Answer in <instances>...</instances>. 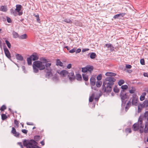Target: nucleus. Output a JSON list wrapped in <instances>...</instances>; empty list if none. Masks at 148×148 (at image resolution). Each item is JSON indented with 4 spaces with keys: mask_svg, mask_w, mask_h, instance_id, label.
I'll return each instance as SVG.
<instances>
[{
    "mask_svg": "<svg viewBox=\"0 0 148 148\" xmlns=\"http://www.w3.org/2000/svg\"><path fill=\"white\" fill-rule=\"evenodd\" d=\"M40 60L41 61L37 60L33 62V67L34 72L36 73L38 72L39 69L42 70L45 69V71L46 73V77L49 78V77L52 76L53 74L51 72L52 69L50 67L51 63L49 62V61L43 57L41 58Z\"/></svg>",
    "mask_w": 148,
    "mask_h": 148,
    "instance_id": "nucleus-1",
    "label": "nucleus"
},
{
    "mask_svg": "<svg viewBox=\"0 0 148 148\" xmlns=\"http://www.w3.org/2000/svg\"><path fill=\"white\" fill-rule=\"evenodd\" d=\"M116 81V79L111 77H108L103 82L101 90L103 93H110L112 90V87Z\"/></svg>",
    "mask_w": 148,
    "mask_h": 148,
    "instance_id": "nucleus-2",
    "label": "nucleus"
},
{
    "mask_svg": "<svg viewBox=\"0 0 148 148\" xmlns=\"http://www.w3.org/2000/svg\"><path fill=\"white\" fill-rule=\"evenodd\" d=\"M23 144L24 146L27 148H32L33 146L37 145L38 143L33 139L25 140L23 142Z\"/></svg>",
    "mask_w": 148,
    "mask_h": 148,
    "instance_id": "nucleus-3",
    "label": "nucleus"
},
{
    "mask_svg": "<svg viewBox=\"0 0 148 148\" xmlns=\"http://www.w3.org/2000/svg\"><path fill=\"white\" fill-rule=\"evenodd\" d=\"M144 108L146 110H148V100H145L142 103L140 104L138 106V112H140L142 108Z\"/></svg>",
    "mask_w": 148,
    "mask_h": 148,
    "instance_id": "nucleus-4",
    "label": "nucleus"
},
{
    "mask_svg": "<svg viewBox=\"0 0 148 148\" xmlns=\"http://www.w3.org/2000/svg\"><path fill=\"white\" fill-rule=\"evenodd\" d=\"M120 97L122 101V105L123 106H125L127 101V95L126 92H125L123 90H121L120 94Z\"/></svg>",
    "mask_w": 148,
    "mask_h": 148,
    "instance_id": "nucleus-5",
    "label": "nucleus"
},
{
    "mask_svg": "<svg viewBox=\"0 0 148 148\" xmlns=\"http://www.w3.org/2000/svg\"><path fill=\"white\" fill-rule=\"evenodd\" d=\"M132 105L133 106H136L138 104V96L136 94H133L132 95Z\"/></svg>",
    "mask_w": 148,
    "mask_h": 148,
    "instance_id": "nucleus-6",
    "label": "nucleus"
},
{
    "mask_svg": "<svg viewBox=\"0 0 148 148\" xmlns=\"http://www.w3.org/2000/svg\"><path fill=\"white\" fill-rule=\"evenodd\" d=\"M11 133L14 136L16 137H19L20 134L16 132L15 128L14 127H12Z\"/></svg>",
    "mask_w": 148,
    "mask_h": 148,
    "instance_id": "nucleus-7",
    "label": "nucleus"
},
{
    "mask_svg": "<svg viewBox=\"0 0 148 148\" xmlns=\"http://www.w3.org/2000/svg\"><path fill=\"white\" fill-rule=\"evenodd\" d=\"M3 49L5 56L8 58L10 59L11 58V56L8 49L7 47L4 48Z\"/></svg>",
    "mask_w": 148,
    "mask_h": 148,
    "instance_id": "nucleus-8",
    "label": "nucleus"
},
{
    "mask_svg": "<svg viewBox=\"0 0 148 148\" xmlns=\"http://www.w3.org/2000/svg\"><path fill=\"white\" fill-rule=\"evenodd\" d=\"M68 77H69V79L71 81L75 79L74 73L73 72L69 73L68 75Z\"/></svg>",
    "mask_w": 148,
    "mask_h": 148,
    "instance_id": "nucleus-9",
    "label": "nucleus"
},
{
    "mask_svg": "<svg viewBox=\"0 0 148 148\" xmlns=\"http://www.w3.org/2000/svg\"><path fill=\"white\" fill-rule=\"evenodd\" d=\"M133 131H137L139 129V124L138 123H136L134 124L132 127Z\"/></svg>",
    "mask_w": 148,
    "mask_h": 148,
    "instance_id": "nucleus-10",
    "label": "nucleus"
},
{
    "mask_svg": "<svg viewBox=\"0 0 148 148\" xmlns=\"http://www.w3.org/2000/svg\"><path fill=\"white\" fill-rule=\"evenodd\" d=\"M106 47L108 48H110V50L111 51H113L114 50V47L112 45V44L110 43H107L105 45Z\"/></svg>",
    "mask_w": 148,
    "mask_h": 148,
    "instance_id": "nucleus-11",
    "label": "nucleus"
},
{
    "mask_svg": "<svg viewBox=\"0 0 148 148\" xmlns=\"http://www.w3.org/2000/svg\"><path fill=\"white\" fill-rule=\"evenodd\" d=\"M30 56L33 61L36 60L38 59V57L36 55V53H35V54L33 53Z\"/></svg>",
    "mask_w": 148,
    "mask_h": 148,
    "instance_id": "nucleus-12",
    "label": "nucleus"
},
{
    "mask_svg": "<svg viewBox=\"0 0 148 148\" xmlns=\"http://www.w3.org/2000/svg\"><path fill=\"white\" fill-rule=\"evenodd\" d=\"M96 83V79L93 77H92L90 79V84L92 86L95 85Z\"/></svg>",
    "mask_w": 148,
    "mask_h": 148,
    "instance_id": "nucleus-13",
    "label": "nucleus"
},
{
    "mask_svg": "<svg viewBox=\"0 0 148 148\" xmlns=\"http://www.w3.org/2000/svg\"><path fill=\"white\" fill-rule=\"evenodd\" d=\"M116 75V74L111 72H108L105 74V75L108 77L115 76Z\"/></svg>",
    "mask_w": 148,
    "mask_h": 148,
    "instance_id": "nucleus-14",
    "label": "nucleus"
},
{
    "mask_svg": "<svg viewBox=\"0 0 148 148\" xmlns=\"http://www.w3.org/2000/svg\"><path fill=\"white\" fill-rule=\"evenodd\" d=\"M15 56L16 59L19 61H22L23 60V58L22 56L19 54H17Z\"/></svg>",
    "mask_w": 148,
    "mask_h": 148,
    "instance_id": "nucleus-15",
    "label": "nucleus"
},
{
    "mask_svg": "<svg viewBox=\"0 0 148 148\" xmlns=\"http://www.w3.org/2000/svg\"><path fill=\"white\" fill-rule=\"evenodd\" d=\"M87 71H88L91 72L93 71L94 67L92 66H90L89 65H88L86 66Z\"/></svg>",
    "mask_w": 148,
    "mask_h": 148,
    "instance_id": "nucleus-16",
    "label": "nucleus"
},
{
    "mask_svg": "<svg viewBox=\"0 0 148 148\" xmlns=\"http://www.w3.org/2000/svg\"><path fill=\"white\" fill-rule=\"evenodd\" d=\"M56 65L57 66H63V63L60 61L59 59H57L56 60Z\"/></svg>",
    "mask_w": 148,
    "mask_h": 148,
    "instance_id": "nucleus-17",
    "label": "nucleus"
},
{
    "mask_svg": "<svg viewBox=\"0 0 148 148\" xmlns=\"http://www.w3.org/2000/svg\"><path fill=\"white\" fill-rule=\"evenodd\" d=\"M131 101L129 100L126 104V106L125 107V110L127 111L130 107L131 105Z\"/></svg>",
    "mask_w": 148,
    "mask_h": 148,
    "instance_id": "nucleus-18",
    "label": "nucleus"
},
{
    "mask_svg": "<svg viewBox=\"0 0 148 148\" xmlns=\"http://www.w3.org/2000/svg\"><path fill=\"white\" fill-rule=\"evenodd\" d=\"M60 74L61 75H63V76H65L67 74H69V72L66 70H63L60 71Z\"/></svg>",
    "mask_w": 148,
    "mask_h": 148,
    "instance_id": "nucleus-19",
    "label": "nucleus"
},
{
    "mask_svg": "<svg viewBox=\"0 0 148 148\" xmlns=\"http://www.w3.org/2000/svg\"><path fill=\"white\" fill-rule=\"evenodd\" d=\"M146 95V93L145 92H143L142 93V95H141L140 98V99L141 101H143L144 100L145 98V96Z\"/></svg>",
    "mask_w": 148,
    "mask_h": 148,
    "instance_id": "nucleus-20",
    "label": "nucleus"
},
{
    "mask_svg": "<svg viewBox=\"0 0 148 148\" xmlns=\"http://www.w3.org/2000/svg\"><path fill=\"white\" fill-rule=\"evenodd\" d=\"M143 118L144 119H146L147 121H148V111H146L144 113L143 116Z\"/></svg>",
    "mask_w": 148,
    "mask_h": 148,
    "instance_id": "nucleus-21",
    "label": "nucleus"
},
{
    "mask_svg": "<svg viewBox=\"0 0 148 148\" xmlns=\"http://www.w3.org/2000/svg\"><path fill=\"white\" fill-rule=\"evenodd\" d=\"M12 34L13 35V38H19V36L18 34L15 31H13L12 33Z\"/></svg>",
    "mask_w": 148,
    "mask_h": 148,
    "instance_id": "nucleus-22",
    "label": "nucleus"
},
{
    "mask_svg": "<svg viewBox=\"0 0 148 148\" xmlns=\"http://www.w3.org/2000/svg\"><path fill=\"white\" fill-rule=\"evenodd\" d=\"M27 37L26 34H25L19 36V38L20 39H26Z\"/></svg>",
    "mask_w": 148,
    "mask_h": 148,
    "instance_id": "nucleus-23",
    "label": "nucleus"
},
{
    "mask_svg": "<svg viewBox=\"0 0 148 148\" xmlns=\"http://www.w3.org/2000/svg\"><path fill=\"white\" fill-rule=\"evenodd\" d=\"M76 79L78 81H81L82 80L81 75L79 73L76 74Z\"/></svg>",
    "mask_w": 148,
    "mask_h": 148,
    "instance_id": "nucleus-24",
    "label": "nucleus"
},
{
    "mask_svg": "<svg viewBox=\"0 0 148 148\" xmlns=\"http://www.w3.org/2000/svg\"><path fill=\"white\" fill-rule=\"evenodd\" d=\"M0 11L6 12L7 11V9L5 6L2 5L0 8Z\"/></svg>",
    "mask_w": 148,
    "mask_h": 148,
    "instance_id": "nucleus-25",
    "label": "nucleus"
},
{
    "mask_svg": "<svg viewBox=\"0 0 148 148\" xmlns=\"http://www.w3.org/2000/svg\"><path fill=\"white\" fill-rule=\"evenodd\" d=\"M16 8L15 10L17 12H18L20 11L21 10L22 6L21 5H16Z\"/></svg>",
    "mask_w": 148,
    "mask_h": 148,
    "instance_id": "nucleus-26",
    "label": "nucleus"
},
{
    "mask_svg": "<svg viewBox=\"0 0 148 148\" xmlns=\"http://www.w3.org/2000/svg\"><path fill=\"white\" fill-rule=\"evenodd\" d=\"M83 79L84 80L87 81L88 80V75L85 74H82Z\"/></svg>",
    "mask_w": 148,
    "mask_h": 148,
    "instance_id": "nucleus-27",
    "label": "nucleus"
},
{
    "mask_svg": "<svg viewBox=\"0 0 148 148\" xmlns=\"http://www.w3.org/2000/svg\"><path fill=\"white\" fill-rule=\"evenodd\" d=\"M139 129L140 132L141 134L143 133L144 132V126H143L142 124L140 125Z\"/></svg>",
    "mask_w": 148,
    "mask_h": 148,
    "instance_id": "nucleus-28",
    "label": "nucleus"
},
{
    "mask_svg": "<svg viewBox=\"0 0 148 148\" xmlns=\"http://www.w3.org/2000/svg\"><path fill=\"white\" fill-rule=\"evenodd\" d=\"M34 140L36 141H38L41 139L40 136L39 135L35 136L34 137Z\"/></svg>",
    "mask_w": 148,
    "mask_h": 148,
    "instance_id": "nucleus-29",
    "label": "nucleus"
},
{
    "mask_svg": "<svg viewBox=\"0 0 148 148\" xmlns=\"http://www.w3.org/2000/svg\"><path fill=\"white\" fill-rule=\"evenodd\" d=\"M32 58H30V56L28 58H27V64L29 65H31L32 64Z\"/></svg>",
    "mask_w": 148,
    "mask_h": 148,
    "instance_id": "nucleus-30",
    "label": "nucleus"
},
{
    "mask_svg": "<svg viewBox=\"0 0 148 148\" xmlns=\"http://www.w3.org/2000/svg\"><path fill=\"white\" fill-rule=\"evenodd\" d=\"M95 95L94 93H93L92 94L91 96L89 98V101L90 102H92L93 101Z\"/></svg>",
    "mask_w": 148,
    "mask_h": 148,
    "instance_id": "nucleus-31",
    "label": "nucleus"
},
{
    "mask_svg": "<svg viewBox=\"0 0 148 148\" xmlns=\"http://www.w3.org/2000/svg\"><path fill=\"white\" fill-rule=\"evenodd\" d=\"M96 56V53L94 52H92L91 53L90 57L91 59H93L95 58Z\"/></svg>",
    "mask_w": 148,
    "mask_h": 148,
    "instance_id": "nucleus-32",
    "label": "nucleus"
},
{
    "mask_svg": "<svg viewBox=\"0 0 148 148\" xmlns=\"http://www.w3.org/2000/svg\"><path fill=\"white\" fill-rule=\"evenodd\" d=\"M63 21L68 23H70L71 24L72 23V21L70 19L68 18H65L64 20Z\"/></svg>",
    "mask_w": 148,
    "mask_h": 148,
    "instance_id": "nucleus-33",
    "label": "nucleus"
},
{
    "mask_svg": "<svg viewBox=\"0 0 148 148\" xmlns=\"http://www.w3.org/2000/svg\"><path fill=\"white\" fill-rule=\"evenodd\" d=\"M102 82L101 81H97L96 82V86L97 87H100L102 84Z\"/></svg>",
    "mask_w": 148,
    "mask_h": 148,
    "instance_id": "nucleus-34",
    "label": "nucleus"
},
{
    "mask_svg": "<svg viewBox=\"0 0 148 148\" xmlns=\"http://www.w3.org/2000/svg\"><path fill=\"white\" fill-rule=\"evenodd\" d=\"M34 15L36 18V20L37 22L39 23H40V20L39 17V16L38 14H34Z\"/></svg>",
    "mask_w": 148,
    "mask_h": 148,
    "instance_id": "nucleus-35",
    "label": "nucleus"
},
{
    "mask_svg": "<svg viewBox=\"0 0 148 148\" xmlns=\"http://www.w3.org/2000/svg\"><path fill=\"white\" fill-rule=\"evenodd\" d=\"M136 91V89L134 87H132V89L129 90V92L131 94H133Z\"/></svg>",
    "mask_w": 148,
    "mask_h": 148,
    "instance_id": "nucleus-36",
    "label": "nucleus"
},
{
    "mask_svg": "<svg viewBox=\"0 0 148 148\" xmlns=\"http://www.w3.org/2000/svg\"><path fill=\"white\" fill-rule=\"evenodd\" d=\"M1 119L2 120H4L8 118V116L5 114H3L1 115Z\"/></svg>",
    "mask_w": 148,
    "mask_h": 148,
    "instance_id": "nucleus-37",
    "label": "nucleus"
},
{
    "mask_svg": "<svg viewBox=\"0 0 148 148\" xmlns=\"http://www.w3.org/2000/svg\"><path fill=\"white\" fill-rule=\"evenodd\" d=\"M113 91H114L116 92V93H117L119 91V89L117 87V86L116 85H115L114 87L113 88Z\"/></svg>",
    "mask_w": 148,
    "mask_h": 148,
    "instance_id": "nucleus-38",
    "label": "nucleus"
},
{
    "mask_svg": "<svg viewBox=\"0 0 148 148\" xmlns=\"http://www.w3.org/2000/svg\"><path fill=\"white\" fill-rule=\"evenodd\" d=\"M125 83V81L122 79L120 80L118 82V84L119 86H121L122 84Z\"/></svg>",
    "mask_w": 148,
    "mask_h": 148,
    "instance_id": "nucleus-39",
    "label": "nucleus"
},
{
    "mask_svg": "<svg viewBox=\"0 0 148 148\" xmlns=\"http://www.w3.org/2000/svg\"><path fill=\"white\" fill-rule=\"evenodd\" d=\"M15 10H14L13 8H11L10 10L11 13L13 14L14 16H16V12Z\"/></svg>",
    "mask_w": 148,
    "mask_h": 148,
    "instance_id": "nucleus-40",
    "label": "nucleus"
},
{
    "mask_svg": "<svg viewBox=\"0 0 148 148\" xmlns=\"http://www.w3.org/2000/svg\"><path fill=\"white\" fill-rule=\"evenodd\" d=\"M121 88L124 91L125 90L127 89L128 88V86L126 85H122L121 87Z\"/></svg>",
    "mask_w": 148,
    "mask_h": 148,
    "instance_id": "nucleus-41",
    "label": "nucleus"
},
{
    "mask_svg": "<svg viewBox=\"0 0 148 148\" xmlns=\"http://www.w3.org/2000/svg\"><path fill=\"white\" fill-rule=\"evenodd\" d=\"M5 42L8 47L9 48H10L11 47V45L9 42L7 40H5Z\"/></svg>",
    "mask_w": 148,
    "mask_h": 148,
    "instance_id": "nucleus-42",
    "label": "nucleus"
},
{
    "mask_svg": "<svg viewBox=\"0 0 148 148\" xmlns=\"http://www.w3.org/2000/svg\"><path fill=\"white\" fill-rule=\"evenodd\" d=\"M125 132L126 133H130L131 132L132 130L131 128H127L125 129Z\"/></svg>",
    "mask_w": 148,
    "mask_h": 148,
    "instance_id": "nucleus-43",
    "label": "nucleus"
},
{
    "mask_svg": "<svg viewBox=\"0 0 148 148\" xmlns=\"http://www.w3.org/2000/svg\"><path fill=\"white\" fill-rule=\"evenodd\" d=\"M6 109V107L5 105H3L0 108V110L1 111H3Z\"/></svg>",
    "mask_w": 148,
    "mask_h": 148,
    "instance_id": "nucleus-44",
    "label": "nucleus"
},
{
    "mask_svg": "<svg viewBox=\"0 0 148 148\" xmlns=\"http://www.w3.org/2000/svg\"><path fill=\"white\" fill-rule=\"evenodd\" d=\"M14 124L16 125V127H18L19 126V123L17 120L15 119L14 120Z\"/></svg>",
    "mask_w": 148,
    "mask_h": 148,
    "instance_id": "nucleus-45",
    "label": "nucleus"
},
{
    "mask_svg": "<svg viewBox=\"0 0 148 148\" xmlns=\"http://www.w3.org/2000/svg\"><path fill=\"white\" fill-rule=\"evenodd\" d=\"M138 121H139L140 122L139 125H141L142 124L143 119L140 116L138 119Z\"/></svg>",
    "mask_w": 148,
    "mask_h": 148,
    "instance_id": "nucleus-46",
    "label": "nucleus"
},
{
    "mask_svg": "<svg viewBox=\"0 0 148 148\" xmlns=\"http://www.w3.org/2000/svg\"><path fill=\"white\" fill-rule=\"evenodd\" d=\"M102 77V75L101 74L98 75L97 77V79L99 81L101 79Z\"/></svg>",
    "mask_w": 148,
    "mask_h": 148,
    "instance_id": "nucleus-47",
    "label": "nucleus"
},
{
    "mask_svg": "<svg viewBox=\"0 0 148 148\" xmlns=\"http://www.w3.org/2000/svg\"><path fill=\"white\" fill-rule=\"evenodd\" d=\"M82 71L83 73H86L87 72L86 66L85 67L82 68Z\"/></svg>",
    "mask_w": 148,
    "mask_h": 148,
    "instance_id": "nucleus-48",
    "label": "nucleus"
},
{
    "mask_svg": "<svg viewBox=\"0 0 148 148\" xmlns=\"http://www.w3.org/2000/svg\"><path fill=\"white\" fill-rule=\"evenodd\" d=\"M140 64L143 65L145 64V62L144 59H141L140 60Z\"/></svg>",
    "mask_w": 148,
    "mask_h": 148,
    "instance_id": "nucleus-49",
    "label": "nucleus"
},
{
    "mask_svg": "<svg viewBox=\"0 0 148 148\" xmlns=\"http://www.w3.org/2000/svg\"><path fill=\"white\" fill-rule=\"evenodd\" d=\"M7 20L8 23H11L12 22V20L10 17H7Z\"/></svg>",
    "mask_w": 148,
    "mask_h": 148,
    "instance_id": "nucleus-50",
    "label": "nucleus"
},
{
    "mask_svg": "<svg viewBox=\"0 0 148 148\" xmlns=\"http://www.w3.org/2000/svg\"><path fill=\"white\" fill-rule=\"evenodd\" d=\"M75 48H73L71 50H70L69 51V52L70 53H73L75 52Z\"/></svg>",
    "mask_w": 148,
    "mask_h": 148,
    "instance_id": "nucleus-51",
    "label": "nucleus"
},
{
    "mask_svg": "<svg viewBox=\"0 0 148 148\" xmlns=\"http://www.w3.org/2000/svg\"><path fill=\"white\" fill-rule=\"evenodd\" d=\"M22 132L25 134H26L27 132V130L25 129H23L21 130Z\"/></svg>",
    "mask_w": 148,
    "mask_h": 148,
    "instance_id": "nucleus-52",
    "label": "nucleus"
},
{
    "mask_svg": "<svg viewBox=\"0 0 148 148\" xmlns=\"http://www.w3.org/2000/svg\"><path fill=\"white\" fill-rule=\"evenodd\" d=\"M132 67V66L130 64H127L126 65V68L127 69H130Z\"/></svg>",
    "mask_w": 148,
    "mask_h": 148,
    "instance_id": "nucleus-53",
    "label": "nucleus"
},
{
    "mask_svg": "<svg viewBox=\"0 0 148 148\" xmlns=\"http://www.w3.org/2000/svg\"><path fill=\"white\" fill-rule=\"evenodd\" d=\"M144 132L145 133H148V127H145L144 129Z\"/></svg>",
    "mask_w": 148,
    "mask_h": 148,
    "instance_id": "nucleus-54",
    "label": "nucleus"
},
{
    "mask_svg": "<svg viewBox=\"0 0 148 148\" xmlns=\"http://www.w3.org/2000/svg\"><path fill=\"white\" fill-rule=\"evenodd\" d=\"M120 16H119V14H116L114 16H113V18H114V19H116V18H118Z\"/></svg>",
    "mask_w": 148,
    "mask_h": 148,
    "instance_id": "nucleus-55",
    "label": "nucleus"
},
{
    "mask_svg": "<svg viewBox=\"0 0 148 148\" xmlns=\"http://www.w3.org/2000/svg\"><path fill=\"white\" fill-rule=\"evenodd\" d=\"M22 69L23 71L25 73H26L27 71H26L25 67L24 66H23L22 67Z\"/></svg>",
    "mask_w": 148,
    "mask_h": 148,
    "instance_id": "nucleus-56",
    "label": "nucleus"
},
{
    "mask_svg": "<svg viewBox=\"0 0 148 148\" xmlns=\"http://www.w3.org/2000/svg\"><path fill=\"white\" fill-rule=\"evenodd\" d=\"M27 125H34V124L33 123H32V122H27Z\"/></svg>",
    "mask_w": 148,
    "mask_h": 148,
    "instance_id": "nucleus-57",
    "label": "nucleus"
},
{
    "mask_svg": "<svg viewBox=\"0 0 148 148\" xmlns=\"http://www.w3.org/2000/svg\"><path fill=\"white\" fill-rule=\"evenodd\" d=\"M120 16H121L122 17L124 16L125 15L126 13H120L119 14Z\"/></svg>",
    "mask_w": 148,
    "mask_h": 148,
    "instance_id": "nucleus-58",
    "label": "nucleus"
},
{
    "mask_svg": "<svg viewBox=\"0 0 148 148\" xmlns=\"http://www.w3.org/2000/svg\"><path fill=\"white\" fill-rule=\"evenodd\" d=\"M71 66H72L71 64H69L67 65V68L68 69H70L71 67Z\"/></svg>",
    "mask_w": 148,
    "mask_h": 148,
    "instance_id": "nucleus-59",
    "label": "nucleus"
},
{
    "mask_svg": "<svg viewBox=\"0 0 148 148\" xmlns=\"http://www.w3.org/2000/svg\"><path fill=\"white\" fill-rule=\"evenodd\" d=\"M145 127H148V121H147L145 122Z\"/></svg>",
    "mask_w": 148,
    "mask_h": 148,
    "instance_id": "nucleus-60",
    "label": "nucleus"
},
{
    "mask_svg": "<svg viewBox=\"0 0 148 148\" xmlns=\"http://www.w3.org/2000/svg\"><path fill=\"white\" fill-rule=\"evenodd\" d=\"M81 49H77V50L76 51V53H80L81 51Z\"/></svg>",
    "mask_w": 148,
    "mask_h": 148,
    "instance_id": "nucleus-61",
    "label": "nucleus"
},
{
    "mask_svg": "<svg viewBox=\"0 0 148 148\" xmlns=\"http://www.w3.org/2000/svg\"><path fill=\"white\" fill-rule=\"evenodd\" d=\"M37 145H36L34 146H33L32 148H41V147L37 146Z\"/></svg>",
    "mask_w": 148,
    "mask_h": 148,
    "instance_id": "nucleus-62",
    "label": "nucleus"
},
{
    "mask_svg": "<svg viewBox=\"0 0 148 148\" xmlns=\"http://www.w3.org/2000/svg\"><path fill=\"white\" fill-rule=\"evenodd\" d=\"M18 144L21 146V148H23L21 142H18Z\"/></svg>",
    "mask_w": 148,
    "mask_h": 148,
    "instance_id": "nucleus-63",
    "label": "nucleus"
},
{
    "mask_svg": "<svg viewBox=\"0 0 148 148\" xmlns=\"http://www.w3.org/2000/svg\"><path fill=\"white\" fill-rule=\"evenodd\" d=\"M143 75L144 76L148 77V73H144Z\"/></svg>",
    "mask_w": 148,
    "mask_h": 148,
    "instance_id": "nucleus-64",
    "label": "nucleus"
}]
</instances>
